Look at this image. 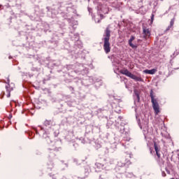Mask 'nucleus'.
Listing matches in <instances>:
<instances>
[{"label": "nucleus", "instance_id": "obj_1", "mask_svg": "<svg viewBox=\"0 0 179 179\" xmlns=\"http://www.w3.org/2000/svg\"><path fill=\"white\" fill-rule=\"evenodd\" d=\"M111 36V30L110 26H108L105 29V34H103V50L106 54H109L111 51V47L110 46V37Z\"/></svg>", "mask_w": 179, "mask_h": 179}, {"label": "nucleus", "instance_id": "obj_2", "mask_svg": "<svg viewBox=\"0 0 179 179\" xmlns=\"http://www.w3.org/2000/svg\"><path fill=\"white\" fill-rule=\"evenodd\" d=\"M150 97H151V103L155 114H159L160 113V107L159 106L157 99H155V96L153 95V90H150Z\"/></svg>", "mask_w": 179, "mask_h": 179}, {"label": "nucleus", "instance_id": "obj_3", "mask_svg": "<svg viewBox=\"0 0 179 179\" xmlns=\"http://www.w3.org/2000/svg\"><path fill=\"white\" fill-rule=\"evenodd\" d=\"M120 73H122V75L128 76V78H131V79H133L136 82H143V79H142V78L134 75L132 73L129 72L128 69L121 70Z\"/></svg>", "mask_w": 179, "mask_h": 179}, {"label": "nucleus", "instance_id": "obj_4", "mask_svg": "<svg viewBox=\"0 0 179 179\" xmlns=\"http://www.w3.org/2000/svg\"><path fill=\"white\" fill-rule=\"evenodd\" d=\"M134 40H135V36H131L128 41L129 43V45L131 48H138V45L134 44L132 43V41H134Z\"/></svg>", "mask_w": 179, "mask_h": 179}, {"label": "nucleus", "instance_id": "obj_5", "mask_svg": "<svg viewBox=\"0 0 179 179\" xmlns=\"http://www.w3.org/2000/svg\"><path fill=\"white\" fill-rule=\"evenodd\" d=\"M154 148H155V150L156 152V155L158 157V159H160V147H159V145H157V143L156 142L154 143Z\"/></svg>", "mask_w": 179, "mask_h": 179}, {"label": "nucleus", "instance_id": "obj_6", "mask_svg": "<svg viewBox=\"0 0 179 179\" xmlns=\"http://www.w3.org/2000/svg\"><path fill=\"white\" fill-rule=\"evenodd\" d=\"M134 96H136V98L134 99V103H139L141 100V97L139 96V91L137 90H134Z\"/></svg>", "mask_w": 179, "mask_h": 179}, {"label": "nucleus", "instance_id": "obj_7", "mask_svg": "<svg viewBox=\"0 0 179 179\" xmlns=\"http://www.w3.org/2000/svg\"><path fill=\"white\" fill-rule=\"evenodd\" d=\"M143 34H145V36H146V37H150V31L149 30V29L143 27Z\"/></svg>", "mask_w": 179, "mask_h": 179}, {"label": "nucleus", "instance_id": "obj_8", "mask_svg": "<svg viewBox=\"0 0 179 179\" xmlns=\"http://www.w3.org/2000/svg\"><path fill=\"white\" fill-rule=\"evenodd\" d=\"M157 70H156L155 69H152L151 70H144V73H147L148 75H155V73H156Z\"/></svg>", "mask_w": 179, "mask_h": 179}, {"label": "nucleus", "instance_id": "obj_9", "mask_svg": "<svg viewBox=\"0 0 179 179\" xmlns=\"http://www.w3.org/2000/svg\"><path fill=\"white\" fill-rule=\"evenodd\" d=\"M174 22H176V18H173L171 20L170 25L168 26V27L166 29V31H169L170 29L173 28V26H174Z\"/></svg>", "mask_w": 179, "mask_h": 179}, {"label": "nucleus", "instance_id": "obj_10", "mask_svg": "<svg viewBox=\"0 0 179 179\" xmlns=\"http://www.w3.org/2000/svg\"><path fill=\"white\" fill-rule=\"evenodd\" d=\"M125 166H127V164L122 163V162H117V166L116 167V170L117 171L121 170V169H122V167H125Z\"/></svg>", "mask_w": 179, "mask_h": 179}, {"label": "nucleus", "instance_id": "obj_11", "mask_svg": "<svg viewBox=\"0 0 179 179\" xmlns=\"http://www.w3.org/2000/svg\"><path fill=\"white\" fill-rule=\"evenodd\" d=\"M45 127H48V125H50V122L49 120H45L44 122Z\"/></svg>", "mask_w": 179, "mask_h": 179}, {"label": "nucleus", "instance_id": "obj_12", "mask_svg": "<svg viewBox=\"0 0 179 179\" xmlns=\"http://www.w3.org/2000/svg\"><path fill=\"white\" fill-rule=\"evenodd\" d=\"M155 19V15L152 14L151 15V22H153V20Z\"/></svg>", "mask_w": 179, "mask_h": 179}, {"label": "nucleus", "instance_id": "obj_13", "mask_svg": "<svg viewBox=\"0 0 179 179\" xmlns=\"http://www.w3.org/2000/svg\"><path fill=\"white\" fill-rule=\"evenodd\" d=\"M73 162H74V163H76V164L78 165V166H79L80 164H78V159H73Z\"/></svg>", "mask_w": 179, "mask_h": 179}, {"label": "nucleus", "instance_id": "obj_14", "mask_svg": "<svg viewBox=\"0 0 179 179\" xmlns=\"http://www.w3.org/2000/svg\"><path fill=\"white\" fill-rule=\"evenodd\" d=\"M162 177H166V172H164V171H162Z\"/></svg>", "mask_w": 179, "mask_h": 179}, {"label": "nucleus", "instance_id": "obj_15", "mask_svg": "<svg viewBox=\"0 0 179 179\" xmlns=\"http://www.w3.org/2000/svg\"><path fill=\"white\" fill-rule=\"evenodd\" d=\"M166 171L167 174H171L170 171L167 168H166Z\"/></svg>", "mask_w": 179, "mask_h": 179}, {"label": "nucleus", "instance_id": "obj_16", "mask_svg": "<svg viewBox=\"0 0 179 179\" xmlns=\"http://www.w3.org/2000/svg\"><path fill=\"white\" fill-rule=\"evenodd\" d=\"M125 171H126V169H124V171H122L120 173V174H124V173H125Z\"/></svg>", "mask_w": 179, "mask_h": 179}, {"label": "nucleus", "instance_id": "obj_17", "mask_svg": "<svg viewBox=\"0 0 179 179\" xmlns=\"http://www.w3.org/2000/svg\"><path fill=\"white\" fill-rule=\"evenodd\" d=\"M127 166H129V164H131V161H127Z\"/></svg>", "mask_w": 179, "mask_h": 179}, {"label": "nucleus", "instance_id": "obj_18", "mask_svg": "<svg viewBox=\"0 0 179 179\" xmlns=\"http://www.w3.org/2000/svg\"><path fill=\"white\" fill-rule=\"evenodd\" d=\"M7 97H10V92H8V94L7 95Z\"/></svg>", "mask_w": 179, "mask_h": 179}, {"label": "nucleus", "instance_id": "obj_19", "mask_svg": "<svg viewBox=\"0 0 179 179\" xmlns=\"http://www.w3.org/2000/svg\"><path fill=\"white\" fill-rule=\"evenodd\" d=\"M8 83H9V79H8Z\"/></svg>", "mask_w": 179, "mask_h": 179}, {"label": "nucleus", "instance_id": "obj_20", "mask_svg": "<svg viewBox=\"0 0 179 179\" xmlns=\"http://www.w3.org/2000/svg\"><path fill=\"white\" fill-rule=\"evenodd\" d=\"M10 117L12 118V115H10Z\"/></svg>", "mask_w": 179, "mask_h": 179}, {"label": "nucleus", "instance_id": "obj_21", "mask_svg": "<svg viewBox=\"0 0 179 179\" xmlns=\"http://www.w3.org/2000/svg\"><path fill=\"white\" fill-rule=\"evenodd\" d=\"M6 88L8 89V86H6Z\"/></svg>", "mask_w": 179, "mask_h": 179}, {"label": "nucleus", "instance_id": "obj_22", "mask_svg": "<svg viewBox=\"0 0 179 179\" xmlns=\"http://www.w3.org/2000/svg\"><path fill=\"white\" fill-rule=\"evenodd\" d=\"M127 168H128V166H126L125 169H127Z\"/></svg>", "mask_w": 179, "mask_h": 179}]
</instances>
